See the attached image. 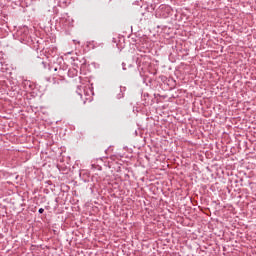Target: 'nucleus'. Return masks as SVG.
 <instances>
[{
  "label": "nucleus",
  "instance_id": "nucleus-1",
  "mask_svg": "<svg viewBox=\"0 0 256 256\" xmlns=\"http://www.w3.org/2000/svg\"><path fill=\"white\" fill-rule=\"evenodd\" d=\"M160 11H161L162 17L164 19H167V17H169V14L171 13L172 9H171V6L161 5Z\"/></svg>",
  "mask_w": 256,
  "mask_h": 256
},
{
  "label": "nucleus",
  "instance_id": "nucleus-2",
  "mask_svg": "<svg viewBox=\"0 0 256 256\" xmlns=\"http://www.w3.org/2000/svg\"><path fill=\"white\" fill-rule=\"evenodd\" d=\"M147 59H149V56H147V55L143 56L141 54H138L136 57V63L139 67H141V64L145 63V61H147Z\"/></svg>",
  "mask_w": 256,
  "mask_h": 256
},
{
  "label": "nucleus",
  "instance_id": "nucleus-3",
  "mask_svg": "<svg viewBox=\"0 0 256 256\" xmlns=\"http://www.w3.org/2000/svg\"><path fill=\"white\" fill-rule=\"evenodd\" d=\"M127 91L126 87L120 86L119 89L116 90L117 99H123L124 93Z\"/></svg>",
  "mask_w": 256,
  "mask_h": 256
},
{
  "label": "nucleus",
  "instance_id": "nucleus-4",
  "mask_svg": "<svg viewBox=\"0 0 256 256\" xmlns=\"http://www.w3.org/2000/svg\"><path fill=\"white\" fill-rule=\"evenodd\" d=\"M84 93H85V97L83 98V94L78 92V95L82 99L83 103L85 104V103H87V101H89V103H91V101H93V98L87 94V91L84 90Z\"/></svg>",
  "mask_w": 256,
  "mask_h": 256
},
{
  "label": "nucleus",
  "instance_id": "nucleus-5",
  "mask_svg": "<svg viewBox=\"0 0 256 256\" xmlns=\"http://www.w3.org/2000/svg\"><path fill=\"white\" fill-rule=\"evenodd\" d=\"M0 65H2V67L0 68V71L2 73H7V71H9V66L5 62L1 61Z\"/></svg>",
  "mask_w": 256,
  "mask_h": 256
},
{
  "label": "nucleus",
  "instance_id": "nucleus-6",
  "mask_svg": "<svg viewBox=\"0 0 256 256\" xmlns=\"http://www.w3.org/2000/svg\"><path fill=\"white\" fill-rule=\"evenodd\" d=\"M38 212H39L40 214H43V213H45V209L40 208V209L38 210Z\"/></svg>",
  "mask_w": 256,
  "mask_h": 256
},
{
  "label": "nucleus",
  "instance_id": "nucleus-7",
  "mask_svg": "<svg viewBox=\"0 0 256 256\" xmlns=\"http://www.w3.org/2000/svg\"><path fill=\"white\" fill-rule=\"evenodd\" d=\"M42 65H43L44 69H47V63L46 62L42 61Z\"/></svg>",
  "mask_w": 256,
  "mask_h": 256
},
{
  "label": "nucleus",
  "instance_id": "nucleus-8",
  "mask_svg": "<svg viewBox=\"0 0 256 256\" xmlns=\"http://www.w3.org/2000/svg\"><path fill=\"white\" fill-rule=\"evenodd\" d=\"M123 71H126L127 68H125V63H122Z\"/></svg>",
  "mask_w": 256,
  "mask_h": 256
},
{
  "label": "nucleus",
  "instance_id": "nucleus-9",
  "mask_svg": "<svg viewBox=\"0 0 256 256\" xmlns=\"http://www.w3.org/2000/svg\"><path fill=\"white\" fill-rule=\"evenodd\" d=\"M54 71H57V68H55Z\"/></svg>",
  "mask_w": 256,
  "mask_h": 256
}]
</instances>
